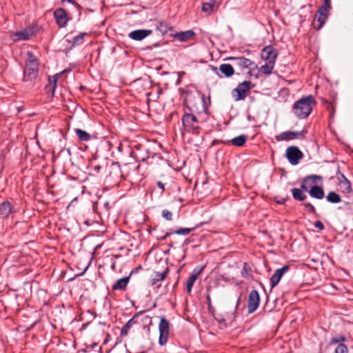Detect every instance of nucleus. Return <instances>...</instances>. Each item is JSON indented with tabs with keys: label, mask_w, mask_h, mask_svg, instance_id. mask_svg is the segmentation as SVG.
<instances>
[{
	"label": "nucleus",
	"mask_w": 353,
	"mask_h": 353,
	"mask_svg": "<svg viewBox=\"0 0 353 353\" xmlns=\"http://www.w3.org/2000/svg\"><path fill=\"white\" fill-rule=\"evenodd\" d=\"M211 104L210 97L199 91H188L184 101V106L190 112L195 113L199 117H208L209 108Z\"/></svg>",
	"instance_id": "1"
},
{
	"label": "nucleus",
	"mask_w": 353,
	"mask_h": 353,
	"mask_svg": "<svg viewBox=\"0 0 353 353\" xmlns=\"http://www.w3.org/2000/svg\"><path fill=\"white\" fill-rule=\"evenodd\" d=\"M207 118L205 116L199 117L195 113L185 112L181 117L183 130L194 135H199L202 130L201 125Z\"/></svg>",
	"instance_id": "2"
},
{
	"label": "nucleus",
	"mask_w": 353,
	"mask_h": 353,
	"mask_svg": "<svg viewBox=\"0 0 353 353\" xmlns=\"http://www.w3.org/2000/svg\"><path fill=\"white\" fill-rule=\"evenodd\" d=\"M316 101L312 95L303 97L296 101L292 106V112L299 119H304L310 114Z\"/></svg>",
	"instance_id": "3"
},
{
	"label": "nucleus",
	"mask_w": 353,
	"mask_h": 353,
	"mask_svg": "<svg viewBox=\"0 0 353 353\" xmlns=\"http://www.w3.org/2000/svg\"><path fill=\"white\" fill-rule=\"evenodd\" d=\"M28 59L26 63V68L23 70L24 82H32L36 79L39 72V63L37 58L32 52H28Z\"/></svg>",
	"instance_id": "4"
},
{
	"label": "nucleus",
	"mask_w": 353,
	"mask_h": 353,
	"mask_svg": "<svg viewBox=\"0 0 353 353\" xmlns=\"http://www.w3.org/2000/svg\"><path fill=\"white\" fill-rule=\"evenodd\" d=\"M132 148L130 156L137 161H145L151 156L153 157L145 144L136 143L132 145Z\"/></svg>",
	"instance_id": "5"
},
{
	"label": "nucleus",
	"mask_w": 353,
	"mask_h": 353,
	"mask_svg": "<svg viewBox=\"0 0 353 353\" xmlns=\"http://www.w3.org/2000/svg\"><path fill=\"white\" fill-rule=\"evenodd\" d=\"M331 8L330 0H323V5L318 8L315 14V18L317 19L319 23L318 26H314L316 30H320L325 24L328 18Z\"/></svg>",
	"instance_id": "6"
},
{
	"label": "nucleus",
	"mask_w": 353,
	"mask_h": 353,
	"mask_svg": "<svg viewBox=\"0 0 353 353\" xmlns=\"http://www.w3.org/2000/svg\"><path fill=\"white\" fill-rule=\"evenodd\" d=\"M225 60L234 61V65L239 69L240 71L243 72L248 69H258L256 63L250 59L245 57H229Z\"/></svg>",
	"instance_id": "7"
},
{
	"label": "nucleus",
	"mask_w": 353,
	"mask_h": 353,
	"mask_svg": "<svg viewBox=\"0 0 353 353\" xmlns=\"http://www.w3.org/2000/svg\"><path fill=\"white\" fill-rule=\"evenodd\" d=\"M206 301L208 304V310L209 313L213 316L219 323L223 325L225 327L227 326V319H230L231 321H233L235 319V310L231 313H226L225 316L220 314L219 315V317L215 316V312L216 310L212 306V302H211V297L210 294H207L206 296Z\"/></svg>",
	"instance_id": "8"
},
{
	"label": "nucleus",
	"mask_w": 353,
	"mask_h": 353,
	"mask_svg": "<svg viewBox=\"0 0 353 353\" xmlns=\"http://www.w3.org/2000/svg\"><path fill=\"white\" fill-rule=\"evenodd\" d=\"M307 130L303 128L301 131H285L275 137L277 141H290L294 139H304Z\"/></svg>",
	"instance_id": "9"
},
{
	"label": "nucleus",
	"mask_w": 353,
	"mask_h": 353,
	"mask_svg": "<svg viewBox=\"0 0 353 353\" xmlns=\"http://www.w3.org/2000/svg\"><path fill=\"white\" fill-rule=\"evenodd\" d=\"M252 88L251 82L250 81H244L238 84L237 87L234 88L232 94L236 101L244 100L246 97V94Z\"/></svg>",
	"instance_id": "10"
},
{
	"label": "nucleus",
	"mask_w": 353,
	"mask_h": 353,
	"mask_svg": "<svg viewBox=\"0 0 353 353\" xmlns=\"http://www.w3.org/2000/svg\"><path fill=\"white\" fill-rule=\"evenodd\" d=\"M285 157L291 165H295L303 159V153L297 146L291 145L285 150Z\"/></svg>",
	"instance_id": "11"
},
{
	"label": "nucleus",
	"mask_w": 353,
	"mask_h": 353,
	"mask_svg": "<svg viewBox=\"0 0 353 353\" xmlns=\"http://www.w3.org/2000/svg\"><path fill=\"white\" fill-rule=\"evenodd\" d=\"M169 321L165 317H162L161 319L159 324V343L161 346L165 345L168 341L169 335Z\"/></svg>",
	"instance_id": "12"
},
{
	"label": "nucleus",
	"mask_w": 353,
	"mask_h": 353,
	"mask_svg": "<svg viewBox=\"0 0 353 353\" xmlns=\"http://www.w3.org/2000/svg\"><path fill=\"white\" fill-rule=\"evenodd\" d=\"M122 176V172L119 163L112 162L110 164L107 163L105 177H110L112 179L118 180Z\"/></svg>",
	"instance_id": "13"
},
{
	"label": "nucleus",
	"mask_w": 353,
	"mask_h": 353,
	"mask_svg": "<svg viewBox=\"0 0 353 353\" xmlns=\"http://www.w3.org/2000/svg\"><path fill=\"white\" fill-rule=\"evenodd\" d=\"M107 167V162L99 163L96 159L90 162L88 169L90 170V174L94 176L101 175L105 176Z\"/></svg>",
	"instance_id": "14"
},
{
	"label": "nucleus",
	"mask_w": 353,
	"mask_h": 353,
	"mask_svg": "<svg viewBox=\"0 0 353 353\" xmlns=\"http://www.w3.org/2000/svg\"><path fill=\"white\" fill-rule=\"evenodd\" d=\"M260 303V296L257 290H252L248 296V312L253 313L259 307Z\"/></svg>",
	"instance_id": "15"
},
{
	"label": "nucleus",
	"mask_w": 353,
	"mask_h": 353,
	"mask_svg": "<svg viewBox=\"0 0 353 353\" xmlns=\"http://www.w3.org/2000/svg\"><path fill=\"white\" fill-rule=\"evenodd\" d=\"M261 56L267 62L275 63L278 52L272 45H268L262 49Z\"/></svg>",
	"instance_id": "16"
},
{
	"label": "nucleus",
	"mask_w": 353,
	"mask_h": 353,
	"mask_svg": "<svg viewBox=\"0 0 353 353\" xmlns=\"http://www.w3.org/2000/svg\"><path fill=\"white\" fill-rule=\"evenodd\" d=\"M290 268V265H285L275 270L274 273L270 277V285L272 289L278 285L284 274L286 273Z\"/></svg>",
	"instance_id": "17"
},
{
	"label": "nucleus",
	"mask_w": 353,
	"mask_h": 353,
	"mask_svg": "<svg viewBox=\"0 0 353 353\" xmlns=\"http://www.w3.org/2000/svg\"><path fill=\"white\" fill-rule=\"evenodd\" d=\"M54 17L59 28H65L68 25V18L63 8H59L54 11Z\"/></svg>",
	"instance_id": "18"
},
{
	"label": "nucleus",
	"mask_w": 353,
	"mask_h": 353,
	"mask_svg": "<svg viewBox=\"0 0 353 353\" xmlns=\"http://www.w3.org/2000/svg\"><path fill=\"white\" fill-rule=\"evenodd\" d=\"M151 30H137L129 34V37L134 41H141L152 34Z\"/></svg>",
	"instance_id": "19"
},
{
	"label": "nucleus",
	"mask_w": 353,
	"mask_h": 353,
	"mask_svg": "<svg viewBox=\"0 0 353 353\" xmlns=\"http://www.w3.org/2000/svg\"><path fill=\"white\" fill-rule=\"evenodd\" d=\"M247 140L248 136L246 134H241L238 137L233 138L231 140L223 141L222 143L224 145L232 144L233 145L237 147H242L245 145Z\"/></svg>",
	"instance_id": "20"
},
{
	"label": "nucleus",
	"mask_w": 353,
	"mask_h": 353,
	"mask_svg": "<svg viewBox=\"0 0 353 353\" xmlns=\"http://www.w3.org/2000/svg\"><path fill=\"white\" fill-rule=\"evenodd\" d=\"M203 268H204V267L201 268L198 271H196V269H194L193 271L194 273L192 274H191L188 278L185 284H186V290L189 294L191 293L192 286H193L194 283H195L196 280L197 279L199 274H201V272L203 271Z\"/></svg>",
	"instance_id": "21"
},
{
	"label": "nucleus",
	"mask_w": 353,
	"mask_h": 353,
	"mask_svg": "<svg viewBox=\"0 0 353 353\" xmlns=\"http://www.w3.org/2000/svg\"><path fill=\"white\" fill-rule=\"evenodd\" d=\"M219 72L225 78L232 77L235 72L233 66L229 63H222L219 65Z\"/></svg>",
	"instance_id": "22"
},
{
	"label": "nucleus",
	"mask_w": 353,
	"mask_h": 353,
	"mask_svg": "<svg viewBox=\"0 0 353 353\" xmlns=\"http://www.w3.org/2000/svg\"><path fill=\"white\" fill-rule=\"evenodd\" d=\"M145 311H140L136 313L132 318H131L122 327L121 330V336H126L128 333V330L135 323H137V321L135 319L138 317L139 315L142 314Z\"/></svg>",
	"instance_id": "23"
},
{
	"label": "nucleus",
	"mask_w": 353,
	"mask_h": 353,
	"mask_svg": "<svg viewBox=\"0 0 353 353\" xmlns=\"http://www.w3.org/2000/svg\"><path fill=\"white\" fill-rule=\"evenodd\" d=\"M52 81L51 78L48 77V83L45 86L44 90L46 93L48 95L49 97H53L54 91L57 88V78L55 76L52 77Z\"/></svg>",
	"instance_id": "24"
},
{
	"label": "nucleus",
	"mask_w": 353,
	"mask_h": 353,
	"mask_svg": "<svg viewBox=\"0 0 353 353\" xmlns=\"http://www.w3.org/2000/svg\"><path fill=\"white\" fill-rule=\"evenodd\" d=\"M12 206L8 201L0 203V217L7 218L11 214Z\"/></svg>",
	"instance_id": "25"
},
{
	"label": "nucleus",
	"mask_w": 353,
	"mask_h": 353,
	"mask_svg": "<svg viewBox=\"0 0 353 353\" xmlns=\"http://www.w3.org/2000/svg\"><path fill=\"white\" fill-rule=\"evenodd\" d=\"M309 194L311 197L315 198L317 199H322L325 196V192L323 189L318 185H312L311 188L308 191Z\"/></svg>",
	"instance_id": "26"
},
{
	"label": "nucleus",
	"mask_w": 353,
	"mask_h": 353,
	"mask_svg": "<svg viewBox=\"0 0 353 353\" xmlns=\"http://www.w3.org/2000/svg\"><path fill=\"white\" fill-rule=\"evenodd\" d=\"M130 276H128L118 279L116 281V283L112 285V290L125 291L130 281Z\"/></svg>",
	"instance_id": "27"
},
{
	"label": "nucleus",
	"mask_w": 353,
	"mask_h": 353,
	"mask_svg": "<svg viewBox=\"0 0 353 353\" xmlns=\"http://www.w3.org/2000/svg\"><path fill=\"white\" fill-rule=\"evenodd\" d=\"M194 35L195 32L192 30H189L185 32H176L174 34V37L181 42H185L189 41Z\"/></svg>",
	"instance_id": "28"
},
{
	"label": "nucleus",
	"mask_w": 353,
	"mask_h": 353,
	"mask_svg": "<svg viewBox=\"0 0 353 353\" xmlns=\"http://www.w3.org/2000/svg\"><path fill=\"white\" fill-rule=\"evenodd\" d=\"M168 272V267H167L163 272H155L154 276L150 280L151 285H154L157 282L164 280Z\"/></svg>",
	"instance_id": "29"
},
{
	"label": "nucleus",
	"mask_w": 353,
	"mask_h": 353,
	"mask_svg": "<svg viewBox=\"0 0 353 353\" xmlns=\"http://www.w3.org/2000/svg\"><path fill=\"white\" fill-rule=\"evenodd\" d=\"M89 35L88 33L86 32H81L78 35L74 37L72 41H69L68 42L71 43L70 48H74L76 46H80L83 44L84 41L85 36Z\"/></svg>",
	"instance_id": "30"
},
{
	"label": "nucleus",
	"mask_w": 353,
	"mask_h": 353,
	"mask_svg": "<svg viewBox=\"0 0 353 353\" xmlns=\"http://www.w3.org/2000/svg\"><path fill=\"white\" fill-rule=\"evenodd\" d=\"M203 225V223H200L199 224H197L196 225H195L194 227H192V228H179L176 230H172V232H174V234H178V235H188L191 232L194 231L195 229L202 226Z\"/></svg>",
	"instance_id": "31"
},
{
	"label": "nucleus",
	"mask_w": 353,
	"mask_h": 353,
	"mask_svg": "<svg viewBox=\"0 0 353 353\" xmlns=\"http://www.w3.org/2000/svg\"><path fill=\"white\" fill-rule=\"evenodd\" d=\"M312 179V183H316V179H321V176L317 175H310L305 177L301 185V190L308 192L309 190L306 188V183H309Z\"/></svg>",
	"instance_id": "32"
},
{
	"label": "nucleus",
	"mask_w": 353,
	"mask_h": 353,
	"mask_svg": "<svg viewBox=\"0 0 353 353\" xmlns=\"http://www.w3.org/2000/svg\"><path fill=\"white\" fill-rule=\"evenodd\" d=\"M291 192L293 199L296 201H303L307 198L306 194L301 189L292 188Z\"/></svg>",
	"instance_id": "33"
},
{
	"label": "nucleus",
	"mask_w": 353,
	"mask_h": 353,
	"mask_svg": "<svg viewBox=\"0 0 353 353\" xmlns=\"http://www.w3.org/2000/svg\"><path fill=\"white\" fill-rule=\"evenodd\" d=\"M74 132L79 140L81 141H88L91 139V135L85 130L76 128Z\"/></svg>",
	"instance_id": "34"
},
{
	"label": "nucleus",
	"mask_w": 353,
	"mask_h": 353,
	"mask_svg": "<svg viewBox=\"0 0 353 353\" xmlns=\"http://www.w3.org/2000/svg\"><path fill=\"white\" fill-rule=\"evenodd\" d=\"M157 29L162 34H165L169 31L172 30V27L170 26L168 23L163 22V21H159L158 24L157 25Z\"/></svg>",
	"instance_id": "35"
},
{
	"label": "nucleus",
	"mask_w": 353,
	"mask_h": 353,
	"mask_svg": "<svg viewBox=\"0 0 353 353\" xmlns=\"http://www.w3.org/2000/svg\"><path fill=\"white\" fill-rule=\"evenodd\" d=\"M15 41H27L30 39V34H28L27 31L23 29L21 31L16 32L14 34Z\"/></svg>",
	"instance_id": "36"
},
{
	"label": "nucleus",
	"mask_w": 353,
	"mask_h": 353,
	"mask_svg": "<svg viewBox=\"0 0 353 353\" xmlns=\"http://www.w3.org/2000/svg\"><path fill=\"white\" fill-rule=\"evenodd\" d=\"M215 3L216 0H209V1L203 3L202 4V11L210 14L213 11Z\"/></svg>",
	"instance_id": "37"
},
{
	"label": "nucleus",
	"mask_w": 353,
	"mask_h": 353,
	"mask_svg": "<svg viewBox=\"0 0 353 353\" xmlns=\"http://www.w3.org/2000/svg\"><path fill=\"white\" fill-rule=\"evenodd\" d=\"M341 192L345 194H350L352 192V185L350 181H341L339 184Z\"/></svg>",
	"instance_id": "38"
},
{
	"label": "nucleus",
	"mask_w": 353,
	"mask_h": 353,
	"mask_svg": "<svg viewBox=\"0 0 353 353\" xmlns=\"http://www.w3.org/2000/svg\"><path fill=\"white\" fill-rule=\"evenodd\" d=\"M326 199L328 202L332 203H338L341 201V196L335 192H330L326 196Z\"/></svg>",
	"instance_id": "39"
},
{
	"label": "nucleus",
	"mask_w": 353,
	"mask_h": 353,
	"mask_svg": "<svg viewBox=\"0 0 353 353\" xmlns=\"http://www.w3.org/2000/svg\"><path fill=\"white\" fill-rule=\"evenodd\" d=\"M274 64H275V63L266 61V63L265 65H262L260 68L259 70L264 74H268V75L272 73V71L274 67Z\"/></svg>",
	"instance_id": "40"
},
{
	"label": "nucleus",
	"mask_w": 353,
	"mask_h": 353,
	"mask_svg": "<svg viewBox=\"0 0 353 353\" xmlns=\"http://www.w3.org/2000/svg\"><path fill=\"white\" fill-rule=\"evenodd\" d=\"M251 273H252L251 268L249 266L248 263L245 262L243 263V269L241 271V276L245 279H251V278H252V275Z\"/></svg>",
	"instance_id": "41"
},
{
	"label": "nucleus",
	"mask_w": 353,
	"mask_h": 353,
	"mask_svg": "<svg viewBox=\"0 0 353 353\" xmlns=\"http://www.w3.org/2000/svg\"><path fill=\"white\" fill-rule=\"evenodd\" d=\"M24 29L27 31L28 34H30V38L34 37L39 30L37 24H32Z\"/></svg>",
	"instance_id": "42"
},
{
	"label": "nucleus",
	"mask_w": 353,
	"mask_h": 353,
	"mask_svg": "<svg viewBox=\"0 0 353 353\" xmlns=\"http://www.w3.org/2000/svg\"><path fill=\"white\" fill-rule=\"evenodd\" d=\"M346 341V338L344 335L340 334L338 336L333 337L331 339L330 344L338 343L340 342H344Z\"/></svg>",
	"instance_id": "43"
},
{
	"label": "nucleus",
	"mask_w": 353,
	"mask_h": 353,
	"mask_svg": "<svg viewBox=\"0 0 353 353\" xmlns=\"http://www.w3.org/2000/svg\"><path fill=\"white\" fill-rule=\"evenodd\" d=\"M347 347L343 343H339L335 350V353H347Z\"/></svg>",
	"instance_id": "44"
},
{
	"label": "nucleus",
	"mask_w": 353,
	"mask_h": 353,
	"mask_svg": "<svg viewBox=\"0 0 353 353\" xmlns=\"http://www.w3.org/2000/svg\"><path fill=\"white\" fill-rule=\"evenodd\" d=\"M303 205L305 208H307V211L310 214H316V208L314 206L310 203H304Z\"/></svg>",
	"instance_id": "45"
},
{
	"label": "nucleus",
	"mask_w": 353,
	"mask_h": 353,
	"mask_svg": "<svg viewBox=\"0 0 353 353\" xmlns=\"http://www.w3.org/2000/svg\"><path fill=\"white\" fill-rule=\"evenodd\" d=\"M162 216L167 221H172V213L168 210H162Z\"/></svg>",
	"instance_id": "46"
},
{
	"label": "nucleus",
	"mask_w": 353,
	"mask_h": 353,
	"mask_svg": "<svg viewBox=\"0 0 353 353\" xmlns=\"http://www.w3.org/2000/svg\"><path fill=\"white\" fill-rule=\"evenodd\" d=\"M336 179H338L339 181V184L341 183V181H349L345 176V175L341 173L340 172V169H339V167L337 168V170H336Z\"/></svg>",
	"instance_id": "47"
},
{
	"label": "nucleus",
	"mask_w": 353,
	"mask_h": 353,
	"mask_svg": "<svg viewBox=\"0 0 353 353\" xmlns=\"http://www.w3.org/2000/svg\"><path fill=\"white\" fill-rule=\"evenodd\" d=\"M248 71L247 72L248 78H251L252 77H254L255 79H257L259 77L258 72L254 73L255 71L258 70V69H248Z\"/></svg>",
	"instance_id": "48"
},
{
	"label": "nucleus",
	"mask_w": 353,
	"mask_h": 353,
	"mask_svg": "<svg viewBox=\"0 0 353 353\" xmlns=\"http://www.w3.org/2000/svg\"><path fill=\"white\" fill-rule=\"evenodd\" d=\"M314 226H315L316 228H318V229H319V230H324V228H325L323 223L321 221H319V220H318V221H316L314 222Z\"/></svg>",
	"instance_id": "49"
},
{
	"label": "nucleus",
	"mask_w": 353,
	"mask_h": 353,
	"mask_svg": "<svg viewBox=\"0 0 353 353\" xmlns=\"http://www.w3.org/2000/svg\"><path fill=\"white\" fill-rule=\"evenodd\" d=\"M174 232H172V231H170V232H167L165 235H163V236L159 238L158 239L159 241H165L166 240V239L170 236V235L173 234Z\"/></svg>",
	"instance_id": "50"
},
{
	"label": "nucleus",
	"mask_w": 353,
	"mask_h": 353,
	"mask_svg": "<svg viewBox=\"0 0 353 353\" xmlns=\"http://www.w3.org/2000/svg\"><path fill=\"white\" fill-rule=\"evenodd\" d=\"M210 68L217 76H219V77H222V75H220V73L219 72V68L218 69L217 67L214 65H210Z\"/></svg>",
	"instance_id": "51"
},
{
	"label": "nucleus",
	"mask_w": 353,
	"mask_h": 353,
	"mask_svg": "<svg viewBox=\"0 0 353 353\" xmlns=\"http://www.w3.org/2000/svg\"><path fill=\"white\" fill-rule=\"evenodd\" d=\"M157 185L158 188L161 190L162 192L165 191V185L162 181H157Z\"/></svg>",
	"instance_id": "52"
},
{
	"label": "nucleus",
	"mask_w": 353,
	"mask_h": 353,
	"mask_svg": "<svg viewBox=\"0 0 353 353\" xmlns=\"http://www.w3.org/2000/svg\"><path fill=\"white\" fill-rule=\"evenodd\" d=\"M143 322L148 323L149 324H152V318L149 316H144L143 319Z\"/></svg>",
	"instance_id": "53"
},
{
	"label": "nucleus",
	"mask_w": 353,
	"mask_h": 353,
	"mask_svg": "<svg viewBox=\"0 0 353 353\" xmlns=\"http://www.w3.org/2000/svg\"><path fill=\"white\" fill-rule=\"evenodd\" d=\"M327 108L330 110V115H332L334 112V108L333 105L330 104L329 106L327 107Z\"/></svg>",
	"instance_id": "54"
},
{
	"label": "nucleus",
	"mask_w": 353,
	"mask_h": 353,
	"mask_svg": "<svg viewBox=\"0 0 353 353\" xmlns=\"http://www.w3.org/2000/svg\"><path fill=\"white\" fill-rule=\"evenodd\" d=\"M223 141V140H222V141H219V140L214 139V140H213V141H212V145H216V144H217V143H222V141Z\"/></svg>",
	"instance_id": "55"
},
{
	"label": "nucleus",
	"mask_w": 353,
	"mask_h": 353,
	"mask_svg": "<svg viewBox=\"0 0 353 353\" xmlns=\"http://www.w3.org/2000/svg\"><path fill=\"white\" fill-rule=\"evenodd\" d=\"M315 183H312V180L309 183H306V188L309 190V188L310 189L312 185H314L313 184H314Z\"/></svg>",
	"instance_id": "56"
},
{
	"label": "nucleus",
	"mask_w": 353,
	"mask_h": 353,
	"mask_svg": "<svg viewBox=\"0 0 353 353\" xmlns=\"http://www.w3.org/2000/svg\"><path fill=\"white\" fill-rule=\"evenodd\" d=\"M62 1H67L72 5L77 4L74 0H62Z\"/></svg>",
	"instance_id": "57"
},
{
	"label": "nucleus",
	"mask_w": 353,
	"mask_h": 353,
	"mask_svg": "<svg viewBox=\"0 0 353 353\" xmlns=\"http://www.w3.org/2000/svg\"><path fill=\"white\" fill-rule=\"evenodd\" d=\"M286 200V199H281V200L277 201L276 202L279 204H284Z\"/></svg>",
	"instance_id": "58"
},
{
	"label": "nucleus",
	"mask_w": 353,
	"mask_h": 353,
	"mask_svg": "<svg viewBox=\"0 0 353 353\" xmlns=\"http://www.w3.org/2000/svg\"><path fill=\"white\" fill-rule=\"evenodd\" d=\"M240 300H241V298L239 297L238 299H237V301L236 303V305H235V310L237 309V307H239V303H240Z\"/></svg>",
	"instance_id": "59"
},
{
	"label": "nucleus",
	"mask_w": 353,
	"mask_h": 353,
	"mask_svg": "<svg viewBox=\"0 0 353 353\" xmlns=\"http://www.w3.org/2000/svg\"><path fill=\"white\" fill-rule=\"evenodd\" d=\"M88 266H87V267L85 268V269L83 270V272H81V273L80 274V275L83 274V273L86 271V270L88 269Z\"/></svg>",
	"instance_id": "60"
},
{
	"label": "nucleus",
	"mask_w": 353,
	"mask_h": 353,
	"mask_svg": "<svg viewBox=\"0 0 353 353\" xmlns=\"http://www.w3.org/2000/svg\"><path fill=\"white\" fill-rule=\"evenodd\" d=\"M139 168H140V165H138L136 168L138 170Z\"/></svg>",
	"instance_id": "61"
},
{
	"label": "nucleus",
	"mask_w": 353,
	"mask_h": 353,
	"mask_svg": "<svg viewBox=\"0 0 353 353\" xmlns=\"http://www.w3.org/2000/svg\"><path fill=\"white\" fill-rule=\"evenodd\" d=\"M85 224H87V225H89V223H88V221H85Z\"/></svg>",
	"instance_id": "62"
}]
</instances>
